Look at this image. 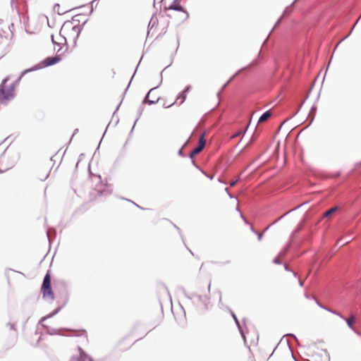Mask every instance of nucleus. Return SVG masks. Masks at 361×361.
<instances>
[{
  "label": "nucleus",
  "instance_id": "7",
  "mask_svg": "<svg viewBox=\"0 0 361 361\" xmlns=\"http://www.w3.org/2000/svg\"><path fill=\"white\" fill-rule=\"evenodd\" d=\"M156 89H151L147 93L145 101L149 104H154L158 102L159 97L155 95Z\"/></svg>",
  "mask_w": 361,
  "mask_h": 361
},
{
  "label": "nucleus",
  "instance_id": "23",
  "mask_svg": "<svg viewBox=\"0 0 361 361\" xmlns=\"http://www.w3.org/2000/svg\"><path fill=\"white\" fill-rule=\"evenodd\" d=\"M287 335H283V337H286Z\"/></svg>",
  "mask_w": 361,
  "mask_h": 361
},
{
  "label": "nucleus",
  "instance_id": "2",
  "mask_svg": "<svg viewBox=\"0 0 361 361\" xmlns=\"http://www.w3.org/2000/svg\"><path fill=\"white\" fill-rule=\"evenodd\" d=\"M8 80L4 79L0 85V104H7L16 96V85L8 83Z\"/></svg>",
  "mask_w": 361,
  "mask_h": 361
},
{
  "label": "nucleus",
  "instance_id": "1",
  "mask_svg": "<svg viewBox=\"0 0 361 361\" xmlns=\"http://www.w3.org/2000/svg\"><path fill=\"white\" fill-rule=\"evenodd\" d=\"M81 27L78 25H74L73 22H66L60 30V35L66 42L68 40L75 42L80 35Z\"/></svg>",
  "mask_w": 361,
  "mask_h": 361
},
{
  "label": "nucleus",
  "instance_id": "22",
  "mask_svg": "<svg viewBox=\"0 0 361 361\" xmlns=\"http://www.w3.org/2000/svg\"><path fill=\"white\" fill-rule=\"evenodd\" d=\"M174 103H175V102L172 103V104H171V105H172V104H173ZM171 106V104H169V106Z\"/></svg>",
  "mask_w": 361,
  "mask_h": 361
},
{
  "label": "nucleus",
  "instance_id": "11",
  "mask_svg": "<svg viewBox=\"0 0 361 361\" xmlns=\"http://www.w3.org/2000/svg\"><path fill=\"white\" fill-rule=\"evenodd\" d=\"M170 9H173L179 11H183V8L180 5L173 4L170 6Z\"/></svg>",
  "mask_w": 361,
  "mask_h": 361
},
{
  "label": "nucleus",
  "instance_id": "21",
  "mask_svg": "<svg viewBox=\"0 0 361 361\" xmlns=\"http://www.w3.org/2000/svg\"><path fill=\"white\" fill-rule=\"evenodd\" d=\"M338 314L340 316V317L343 318V317H342V315H341L340 314Z\"/></svg>",
  "mask_w": 361,
  "mask_h": 361
},
{
  "label": "nucleus",
  "instance_id": "17",
  "mask_svg": "<svg viewBox=\"0 0 361 361\" xmlns=\"http://www.w3.org/2000/svg\"><path fill=\"white\" fill-rule=\"evenodd\" d=\"M235 184V182H232V183H231V186H233Z\"/></svg>",
  "mask_w": 361,
  "mask_h": 361
},
{
  "label": "nucleus",
  "instance_id": "5",
  "mask_svg": "<svg viewBox=\"0 0 361 361\" xmlns=\"http://www.w3.org/2000/svg\"><path fill=\"white\" fill-rule=\"evenodd\" d=\"M206 144V140L204 138V134H202L198 142V145L190 152V156L193 157L199 154L204 147Z\"/></svg>",
  "mask_w": 361,
  "mask_h": 361
},
{
  "label": "nucleus",
  "instance_id": "20",
  "mask_svg": "<svg viewBox=\"0 0 361 361\" xmlns=\"http://www.w3.org/2000/svg\"><path fill=\"white\" fill-rule=\"evenodd\" d=\"M261 238H262V235L260 234V235H259V239H261Z\"/></svg>",
  "mask_w": 361,
  "mask_h": 361
},
{
  "label": "nucleus",
  "instance_id": "10",
  "mask_svg": "<svg viewBox=\"0 0 361 361\" xmlns=\"http://www.w3.org/2000/svg\"><path fill=\"white\" fill-rule=\"evenodd\" d=\"M271 116V114L269 111H266L259 118L258 123H263L267 121Z\"/></svg>",
  "mask_w": 361,
  "mask_h": 361
},
{
  "label": "nucleus",
  "instance_id": "6",
  "mask_svg": "<svg viewBox=\"0 0 361 361\" xmlns=\"http://www.w3.org/2000/svg\"><path fill=\"white\" fill-rule=\"evenodd\" d=\"M61 58L59 55L55 56L54 57H47L42 62V64L44 67L52 66L61 61Z\"/></svg>",
  "mask_w": 361,
  "mask_h": 361
},
{
  "label": "nucleus",
  "instance_id": "15",
  "mask_svg": "<svg viewBox=\"0 0 361 361\" xmlns=\"http://www.w3.org/2000/svg\"><path fill=\"white\" fill-rule=\"evenodd\" d=\"M59 8H60L59 4H56V5L54 6V10H55V11H56L60 14V12H59Z\"/></svg>",
  "mask_w": 361,
  "mask_h": 361
},
{
  "label": "nucleus",
  "instance_id": "12",
  "mask_svg": "<svg viewBox=\"0 0 361 361\" xmlns=\"http://www.w3.org/2000/svg\"><path fill=\"white\" fill-rule=\"evenodd\" d=\"M190 87H188L180 94V97L182 98L180 103H183V101L185 99L186 95L185 92H188L190 90Z\"/></svg>",
  "mask_w": 361,
  "mask_h": 361
},
{
  "label": "nucleus",
  "instance_id": "14",
  "mask_svg": "<svg viewBox=\"0 0 361 361\" xmlns=\"http://www.w3.org/2000/svg\"><path fill=\"white\" fill-rule=\"evenodd\" d=\"M241 134H242V131H238V133H236L235 134H234V135L231 137V138H234V137H238V136H240Z\"/></svg>",
  "mask_w": 361,
  "mask_h": 361
},
{
  "label": "nucleus",
  "instance_id": "19",
  "mask_svg": "<svg viewBox=\"0 0 361 361\" xmlns=\"http://www.w3.org/2000/svg\"><path fill=\"white\" fill-rule=\"evenodd\" d=\"M242 336H243V338H245V336L243 333H242Z\"/></svg>",
  "mask_w": 361,
  "mask_h": 361
},
{
  "label": "nucleus",
  "instance_id": "13",
  "mask_svg": "<svg viewBox=\"0 0 361 361\" xmlns=\"http://www.w3.org/2000/svg\"><path fill=\"white\" fill-rule=\"evenodd\" d=\"M78 336H84V337H86L87 335V332L84 330L82 331H80L79 334L78 335Z\"/></svg>",
  "mask_w": 361,
  "mask_h": 361
},
{
  "label": "nucleus",
  "instance_id": "18",
  "mask_svg": "<svg viewBox=\"0 0 361 361\" xmlns=\"http://www.w3.org/2000/svg\"><path fill=\"white\" fill-rule=\"evenodd\" d=\"M233 317H234V319H235V322H238L237 318L235 317V315H233Z\"/></svg>",
  "mask_w": 361,
  "mask_h": 361
},
{
  "label": "nucleus",
  "instance_id": "4",
  "mask_svg": "<svg viewBox=\"0 0 361 361\" xmlns=\"http://www.w3.org/2000/svg\"><path fill=\"white\" fill-rule=\"evenodd\" d=\"M12 35L10 26L7 23L0 20V37L2 39H8Z\"/></svg>",
  "mask_w": 361,
  "mask_h": 361
},
{
  "label": "nucleus",
  "instance_id": "9",
  "mask_svg": "<svg viewBox=\"0 0 361 361\" xmlns=\"http://www.w3.org/2000/svg\"><path fill=\"white\" fill-rule=\"evenodd\" d=\"M338 210V207H334L324 213L323 216L325 218H331L332 215Z\"/></svg>",
  "mask_w": 361,
  "mask_h": 361
},
{
  "label": "nucleus",
  "instance_id": "16",
  "mask_svg": "<svg viewBox=\"0 0 361 361\" xmlns=\"http://www.w3.org/2000/svg\"><path fill=\"white\" fill-rule=\"evenodd\" d=\"M51 39H52V42H53L54 43H56V42H55L54 39V36H53V35L51 36Z\"/></svg>",
  "mask_w": 361,
  "mask_h": 361
},
{
  "label": "nucleus",
  "instance_id": "8",
  "mask_svg": "<svg viewBox=\"0 0 361 361\" xmlns=\"http://www.w3.org/2000/svg\"><path fill=\"white\" fill-rule=\"evenodd\" d=\"M347 325L349 328H350L353 331H355V324L357 322V317L354 314H351L348 318L345 319Z\"/></svg>",
  "mask_w": 361,
  "mask_h": 361
},
{
  "label": "nucleus",
  "instance_id": "3",
  "mask_svg": "<svg viewBox=\"0 0 361 361\" xmlns=\"http://www.w3.org/2000/svg\"><path fill=\"white\" fill-rule=\"evenodd\" d=\"M42 292L43 298L53 300L54 299V295L51 287V275L47 272L44 278V281L42 285Z\"/></svg>",
  "mask_w": 361,
  "mask_h": 361
}]
</instances>
